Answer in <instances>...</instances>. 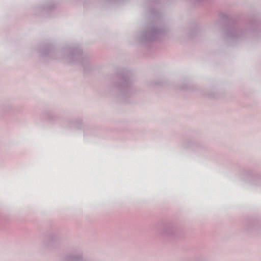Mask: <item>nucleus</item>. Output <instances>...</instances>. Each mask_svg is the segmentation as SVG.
Here are the masks:
<instances>
[{
	"mask_svg": "<svg viewBox=\"0 0 261 261\" xmlns=\"http://www.w3.org/2000/svg\"><path fill=\"white\" fill-rule=\"evenodd\" d=\"M156 3L147 2L144 4L152 22L146 26L143 31L137 36V40L144 45L162 39L169 30V27L163 20L160 12L157 9Z\"/></svg>",
	"mask_w": 261,
	"mask_h": 261,
	"instance_id": "nucleus-1",
	"label": "nucleus"
},
{
	"mask_svg": "<svg viewBox=\"0 0 261 261\" xmlns=\"http://www.w3.org/2000/svg\"><path fill=\"white\" fill-rule=\"evenodd\" d=\"M53 49V44L44 43L40 45L38 52L42 57L50 54L51 56L54 55L56 59L62 60L70 64L84 67L90 63L88 56L83 52L79 45H66L60 51L56 52H54Z\"/></svg>",
	"mask_w": 261,
	"mask_h": 261,
	"instance_id": "nucleus-2",
	"label": "nucleus"
},
{
	"mask_svg": "<svg viewBox=\"0 0 261 261\" xmlns=\"http://www.w3.org/2000/svg\"><path fill=\"white\" fill-rule=\"evenodd\" d=\"M259 34L255 23H250L244 28L236 24L229 26L225 32V38L233 42L244 40L250 36L254 37Z\"/></svg>",
	"mask_w": 261,
	"mask_h": 261,
	"instance_id": "nucleus-3",
	"label": "nucleus"
},
{
	"mask_svg": "<svg viewBox=\"0 0 261 261\" xmlns=\"http://www.w3.org/2000/svg\"><path fill=\"white\" fill-rule=\"evenodd\" d=\"M112 86L119 91L122 97L129 95L133 92L132 82L127 73L119 75L118 82L113 83Z\"/></svg>",
	"mask_w": 261,
	"mask_h": 261,
	"instance_id": "nucleus-4",
	"label": "nucleus"
},
{
	"mask_svg": "<svg viewBox=\"0 0 261 261\" xmlns=\"http://www.w3.org/2000/svg\"><path fill=\"white\" fill-rule=\"evenodd\" d=\"M240 177L243 180L254 185L257 184V180L261 179L259 175L252 171L242 170L240 174Z\"/></svg>",
	"mask_w": 261,
	"mask_h": 261,
	"instance_id": "nucleus-5",
	"label": "nucleus"
},
{
	"mask_svg": "<svg viewBox=\"0 0 261 261\" xmlns=\"http://www.w3.org/2000/svg\"><path fill=\"white\" fill-rule=\"evenodd\" d=\"M56 7V4L52 1L47 2L43 5H38L32 8L34 14L39 15L43 12H46Z\"/></svg>",
	"mask_w": 261,
	"mask_h": 261,
	"instance_id": "nucleus-6",
	"label": "nucleus"
},
{
	"mask_svg": "<svg viewBox=\"0 0 261 261\" xmlns=\"http://www.w3.org/2000/svg\"><path fill=\"white\" fill-rule=\"evenodd\" d=\"M83 258L82 251L79 248L74 249L71 252L64 256V261H81Z\"/></svg>",
	"mask_w": 261,
	"mask_h": 261,
	"instance_id": "nucleus-7",
	"label": "nucleus"
},
{
	"mask_svg": "<svg viewBox=\"0 0 261 261\" xmlns=\"http://www.w3.org/2000/svg\"><path fill=\"white\" fill-rule=\"evenodd\" d=\"M161 231L162 233L166 236L175 235L177 231L176 225L172 222L166 223L162 228Z\"/></svg>",
	"mask_w": 261,
	"mask_h": 261,
	"instance_id": "nucleus-8",
	"label": "nucleus"
},
{
	"mask_svg": "<svg viewBox=\"0 0 261 261\" xmlns=\"http://www.w3.org/2000/svg\"><path fill=\"white\" fill-rule=\"evenodd\" d=\"M61 239V236L59 232L55 231L48 234L44 243L47 245H52L58 243Z\"/></svg>",
	"mask_w": 261,
	"mask_h": 261,
	"instance_id": "nucleus-9",
	"label": "nucleus"
},
{
	"mask_svg": "<svg viewBox=\"0 0 261 261\" xmlns=\"http://www.w3.org/2000/svg\"><path fill=\"white\" fill-rule=\"evenodd\" d=\"M45 120L50 123H55L60 119V116L56 113L51 111H46L43 114Z\"/></svg>",
	"mask_w": 261,
	"mask_h": 261,
	"instance_id": "nucleus-10",
	"label": "nucleus"
},
{
	"mask_svg": "<svg viewBox=\"0 0 261 261\" xmlns=\"http://www.w3.org/2000/svg\"><path fill=\"white\" fill-rule=\"evenodd\" d=\"M81 124H82V121L80 120H79V121L69 120L67 122V124L65 126V127H67V128H72V127L80 128Z\"/></svg>",
	"mask_w": 261,
	"mask_h": 261,
	"instance_id": "nucleus-11",
	"label": "nucleus"
},
{
	"mask_svg": "<svg viewBox=\"0 0 261 261\" xmlns=\"http://www.w3.org/2000/svg\"><path fill=\"white\" fill-rule=\"evenodd\" d=\"M195 143L191 140H186L182 142V147L184 148L191 147L194 145Z\"/></svg>",
	"mask_w": 261,
	"mask_h": 261,
	"instance_id": "nucleus-12",
	"label": "nucleus"
},
{
	"mask_svg": "<svg viewBox=\"0 0 261 261\" xmlns=\"http://www.w3.org/2000/svg\"><path fill=\"white\" fill-rule=\"evenodd\" d=\"M105 4L107 5H117L122 0H102Z\"/></svg>",
	"mask_w": 261,
	"mask_h": 261,
	"instance_id": "nucleus-13",
	"label": "nucleus"
},
{
	"mask_svg": "<svg viewBox=\"0 0 261 261\" xmlns=\"http://www.w3.org/2000/svg\"><path fill=\"white\" fill-rule=\"evenodd\" d=\"M251 226L254 228H257L259 226V223L258 222L254 221L251 224Z\"/></svg>",
	"mask_w": 261,
	"mask_h": 261,
	"instance_id": "nucleus-14",
	"label": "nucleus"
},
{
	"mask_svg": "<svg viewBox=\"0 0 261 261\" xmlns=\"http://www.w3.org/2000/svg\"><path fill=\"white\" fill-rule=\"evenodd\" d=\"M208 95V96L211 97V98H214L216 97L215 95V94H207Z\"/></svg>",
	"mask_w": 261,
	"mask_h": 261,
	"instance_id": "nucleus-15",
	"label": "nucleus"
}]
</instances>
